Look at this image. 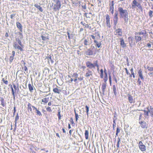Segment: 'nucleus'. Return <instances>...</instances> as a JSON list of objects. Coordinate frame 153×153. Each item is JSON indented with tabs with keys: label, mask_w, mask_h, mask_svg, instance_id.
Masks as SVG:
<instances>
[{
	"label": "nucleus",
	"mask_w": 153,
	"mask_h": 153,
	"mask_svg": "<svg viewBox=\"0 0 153 153\" xmlns=\"http://www.w3.org/2000/svg\"><path fill=\"white\" fill-rule=\"evenodd\" d=\"M20 35V39H22L23 38V35L22 33L21 32H19L18 33Z\"/></svg>",
	"instance_id": "nucleus-54"
},
{
	"label": "nucleus",
	"mask_w": 153,
	"mask_h": 153,
	"mask_svg": "<svg viewBox=\"0 0 153 153\" xmlns=\"http://www.w3.org/2000/svg\"><path fill=\"white\" fill-rule=\"evenodd\" d=\"M49 101V97H45L43 98L42 99V102L44 103V104H46Z\"/></svg>",
	"instance_id": "nucleus-25"
},
{
	"label": "nucleus",
	"mask_w": 153,
	"mask_h": 153,
	"mask_svg": "<svg viewBox=\"0 0 153 153\" xmlns=\"http://www.w3.org/2000/svg\"><path fill=\"white\" fill-rule=\"evenodd\" d=\"M85 16L86 18H90L93 15L91 13H85Z\"/></svg>",
	"instance_id": "nucleus-31"
},
{
	"label": "nucleus",
	"mask_w": 153,
	"mask_h": 153,
	"mask_svg": "<svg viewBox=\"0 0 153 153\" xmlns=\"http://www.w3.org/2000/svg\"><path fill=\"white\" fill-rule=\"evenodd\" d=\"M67 35H68V37L69 39H70L74 37V35L73 34H70L69 32H67Z\"/></svg>",
	"instance_id": "nucleus-36"
},
{
	"label": "nucleus",
	"mask_w": 153,
	"mask_h": 153,
	"mask_svg": "<svg viewBox=\"0 0 153 153\" xmlns=\"http://www.w3.org/2000/svg\"><path fill=\"white\" fill-rule=\"evenodd\" d=\"M89 43V42L88 40L85 39L84 41V44L85 45H88V43Z\"/></svg>",
	"instance_id": "nucleus-50"
},
{
	"label": "nucleus",
	"mask_w": 153,
	"mask_h": 153,
	"mask_svg": "<svg viewBox=\"0 0 153 153\" xmlns=\"http://www.w3.org/2000/svg\"><path fill=\"white\" fill-rule=\"evenodd\" d=\"M111 3H112V10L111 13L112 14H113V13H114V1H111Z\"/></svg>",
	"instance_id": "nucleus-51"
},
{
	"label": "nucleus",
	"mask_w": 153,
	"mask_h": 153,
	"mask_svg": "<svg viewBox=\"0 0 153 153\" xmlns=\"http://www.w3.org/2000/svg\"><path fill=\"white\" fill-rule=\"evenodd\" d=\"M143 114H140V115L139 117V120H140L142 119V116Z\"/></svg>",
	"instance_id": "nucleus-61"
},
{
	"label": "nucleus",
	"mask_w": 153,
	"mask_h": 153,
	"mask_svg": "<svg viewBox=\"0 0 153 153\" xmlns=\"http://www.w3.org/2000/svg\"><path fill=\"white\" fill-rule=\"evenodd\" d=\"M80 24L82 25L85 28H88L90 29H92L91 27L89 26V25L88 24H86L83 22H80Z\"/></svg>",
	"instance_id": "nucleus-17"
},
{
	"label": "nucleus",
	"mask_w": 153,
	"mask_h": 153,
	"mask_svg": "<svg viewBox=\"0 0 153 153\" xmlns=\"http://www.w3.org/2000/svg\"><path fill=\"white\" fill-rule=\"evenodd\" d=\"M85 53L87 55H92L93 54V51L91 49H88L85 52Z\"/></svg>",
	"instance_id": "nucleus-26"
},
{
	"label": "nucleus",
	"mask_w": 153,
	"mask_h": 153,
	"mask_svg": "<svg viewBox=\"0 0 153 153\" xmlns=\"http://www.w3.org/2000/svg\"><path fill=\"white\" fill-rule=\"evenodd\" d=\"M131 8L132 9L136 8L137 10L139 9L141 12L143 11V8L141 5L136 0H133L132 1L131 3Z\"/></svg>",
	"instance_id": "nucleus-2"
},
{
	"label": "nucleus",
	"mask_w": 153,
	"mask_h": 153,
	"mask_svg": "<svg viewBox=\"0 0 153 153\" xmlns=\"http://www.w3.org/2000/svg\"><path fill=\"white\" fill-rule=\"evenodd\" d=\"M115 35H118L119 36H122V29L120 28H118L115 30Z\"/></svg>",
	"instance_id": "nucleus-18"
},
{
	"label": "nucleus",
	"mask_w": 153,
	"mask_h": 153,
	"mask_svg": "<svg viewBox=\"0 0 153 153\" xmlns=\"http://www.w3.org/2000/svg\"><path fill=\"white\" fill-rule=\"evenodd\" d=\"M112 74H113V77L114 79V80L115 81V82H117V78H116V76H115V75L114 74V72H113Z\"/></svg>",
	"instance_id": "nucleus-49"
},
{
	"label": "nucleus",
	"mask_w": 153,
	"mask_h": 153,
	"mask_svg": "<svg viewBox=\"0 0 153 153\" xmlns=\"http://www.w3.org/2000/svg\"><path fill=\"white\" fill-rule=\"evenodd\" d=\"M120 45L122 48H124L126 47V44L124 42V40L123 38L120 39Z\"/></svg>",
	"instance_id": "nucleus-20"
},
{
	"label": "nucleus",
	"mask_w": 153,
	"mask_h": 153,
	"mask_svg": "<svg viewBox=\"0 0 153 153\" xmlns=\"http://www.w3.org/2000/svg\"><path fill=\"white\" fill-rule=\"evenodd\" d=\"M147 68L148 70L150 71H153V67H150L149 66L147 67Z\"/></svg>",
	"instance_id": "nucleus-48"
},
{
	"label": "nucleus",
	"mask_w": 153,
	"mask_h": 153,
	"mask_svg": "<svg viewBox=\"0 0 153 153\" xmlns=\"http://www.w3.org/2000/svg\"><path fill=\"white\" fill-rule=\"evenodd\" d=\"M45 108L47 111L49 112H51L52 111L51 108V107L49 106L47 107L45 106Z\"/></svg>",
	"instance_id": "nucleus-39"
},
{
	"label": "nucleus",
	"mask_w": 153,
	"mask_h": 153,
	"mask_svg": "<svg viewBox=\"0 0 153 153\" xmlns=\"http://www.w3.org/2000/svg\"><path fill=\"white\" fill-rule=\"evenodd\" d=\"M24 70L25 71H27V67L25 65V66L24 67Z\"/></svg>",
	"instance_id": "nucleus-64"
},
{
	"label": "nucleus",
	"mask_w": 153,
	"mask_h": 153,
	"mask_svg": "<svg viewBox=\"0 0 153 153\" xmlns=\"http://www.w3.org/2000/svg\"><path fill=\"white\" fill-rule=\"evenodd\" d=\"M17 27L19 29L21 32H22V26L20 23L17 22L16 23Z\"/></svg>",
	"instance_id": "nucleus-22"
},
{
	"label": "nucleus",
	"mask_w": 153,
	"mask_h": 153,
	"mask_svg": "<svg viewBox=\"0 0 153 153\" xmlns=\"http://www.w3.org/2000/svg\"><path fill=\"white\" fill-rule=\"evenodd\" d=\"M104 72L105 74V76L103 79L104 81H107L108 79V74L106 70L105 69L104 70Z\"/></svg>",
	"instance_id": "nucleus-27"
},
{
	"label": "nucleus",
	"mask_w": 153,
	"mask_h": 153,
	"mask_svg": "<svg viewBox=\"0 0 153 153\" xmlns=\"http://www.w3.org/2000/svg\"><path fill=\"white\" fill-rule=\"evenodd\" d=\"M153 11L151 10H149V16H150V17H152L153 16Z\"/></svg>",
	"instance_id": "nucleus-46"
},
{
	"label": "nucleus",
	"mask_w": 153,
	"mask_h": 153,
	"mask_svg": "<svg viewBox=\"0 0 153 153\" xmlns=\"http://www.w3.org/2000/svg\"><path fill=\"white\" fill-rule=\"evenodd\" d=\"M70 122H71V125L73 126H74L75 125V123H74V122L73 120V119L72 118H70Z\"/></svg>",
	"instance_id": "nucleus-41"
},
{
	"label": "nucleus",
	"mask_w": 153,
	"mask_h": 153,
	"mask_svg": "<svg viewBox=\"0 0 153 153\" xmlns=\"http://www.w3.org/2000/svg\"><path fill=\"white\" fill-rule=\"evenodd\" d=\"M138 146L142 152H144L146 150V147L145 145H143V144L141 141H139Z\"/></svg>",
	"instance_id": "nucleus-11"
},
{
	"label": "nucleus",
	"mask_w": 153,
	"mask_h": 153,
	"mask_svg": "<svg viewBox=\"0 0 153 153\" xmlns=\"http://www.w3.org/2000/svg\"><path fill=\"white\" fill-rule=\"evenodd\" d=\"M138 75L139 77L141 79L144 80V77L143 74L142 70L141 69H140L138 71Z\"/></svg>",
	"instance_id": "nucleus-19"
},
{
	"label": "nucleus",
	"mask_w": 153,
	"mask_h": 153,
	"mask_svg": "<svg viewBox=\"0 0 153 153\" xmlns=\"http://www.w3.org/2000/svg\"><path fill=\"white\" fill-rule=\"evenodd\" d=\"M53 91L55 94H59L62 91L60 89V87L56 85V87H53Z\"/></svg>",
	"instance_id": "nucleus-13"
},
{
	"label": "nucleus",
	"mask_w": 153,
	"mask_h": 153,
	"mask_svg": "<svg viewBox=\"0 0 153 153\" xmlns=\"http://www.w3.org/2000/svg\"><path fill=\"white\" fill-rule=\"evenodd\" d=\"M94 42L96 44V46L98 48H100L101 45V43L100 42H98L96 40H94Z\"/></svg>",
	"instance_id": "nucleus-33"
},
{
	"label": "nucleus",
	"mask_w": 153,
	"mask_h": 153,
	"mask_svg": "<svg viewBox=\"0 0 153 153\" xmlns=\"http://www.w3.org/2000/svg\"><path fill=\"white\" fill-rule=\"evenodd\" d=\"M120 143V138H118L117 140V148H119V145Z\"/></svg>",
	"instance_id": "nucleus-44"
},
{
	"label": "nucleus",
	"mask_w": 153,
	"mask_h": 153,
	"mask_svg": "<svg viewBox=\"0 0 153 153\" xmlns=\"http://www.w3.org/2000/svg\"><path fill=\"white\" fill-rule=\"evenodd\" d=\"M16 40L17 41L18 43L20 46H19L16 42H15L13 44V46L15 49H17L21 51H23V46L22 44L21 40L19 38H16Z\"/></svg>",
	"instance_id": "nucleus-4"
},
{
	"label": "nucleus",
	"mask_w": 153,
	"mask_h": 153,
	"mask_svg": "<svg viewBox=\"0 0 153 153\" xmlns=\"http://www.w3.org/2000/svg\"><path fill=\"white\" fill-rule=\"evenodd\" d=\"M34 6L36 7L41 12H42L43 11V9H42V7L38 5L37 4H34Z\"/></svg>",
	"instance_id": "nucleus-30"
},
{
	"label": "nucleus",
	"mask_w": 153,
	"mask_h": 153,
	"mask_svg": "<svg viewBox=\"0 0 153 153\" xmlns=\"http://www.w3.org/2000/svg\"><path fill=\"white\" fill-rule=\"evenodd\" d=\"M78 79L79 81H82L83 79V76H80L79 77H78Z\"/></svg>",
	"instance_id": "nucleus-57"
},
{
	"label": "nucleus",
	"mask_w": 153,
	"mask_h": 153,
	"mask_svg": "<svg viewBox=\"0 0 153 153\" xmlns=\"http://www.w3.org/2000/svg\"><path fill=\"white\" fill-rule=\"evenodd\" d=\"M120 128L119 127H117V131H116V136H118V134L120 132Z\"/></svg>",
	"instance_id": "nucleus-45"
},
{
	"label": "nucleus",
	"mask_w": 153,
	"mask_h": 153,
	"mask_svg": "<svg viewBox=\"0 0 153 153\" xmlns=\"http://www.w3.org/2000/svg\"><path fill=\"white\" fill-rule=\"evenodd\" d=\"M106 81H104V82L102 83V89L103 92L104 93L105 91V89L106 87Z\"/></svg>",
	"instance_id": "nucleus-24"
},
{
	"label": "nucleus",
	"mask_w": 153,
	"mask_h": 153,
	"mask_svg": "<svg viewBox=\"0 0 153 153\" xmlns=\"http://www.w3.org/2000/svg\"><path fill=\"white\" fill-rule=\"evenodd\" d=\"M33 107H35L34 106L32 105L29 102H28L27 105V110L29 112L32 113L33 112V110L32 108Z\"/></svg>",
	"instance_id": "nucleus-16"
},
{
	"label": "nucleus",
	"mask_w": 153,
	"mask_h": 153,
	"mask_svg": "<svg viewBox=\"0 0 153 153\" xmlns=\"http://www.w3.org/2000/svg\"><path fill=\"white\" fill-rule=\"evenodd\" d=\"M86 66L90 69L95 68V67H97L98 68L99 67L97 61H96L94 63L88 61L86 62Z\"/></svg>",
	"instance_id": "nucleus-7"
},
{
	"label": "nucleus",
	"mask_w": 153,
	"mask_h": 153,
	"mask_svg": "<svg viewBox=\"0 0 153 153\" xmlns=\"http://www.w3.org/2000/svg\"><path fill=\"white\" fill-rule=\"evenodd\" d=\"M115 16L114 19V25L116 26L117 23L118 21V14L117 13H115Z\"/></svg>",
	"instance_id": "nucleus-21"
},
{
	"label": "nucleus",
	"mask_w": 153,
	"mask_h": 153,
	"mask_svg": "<svg viewBox=\"0 0 153 153\" xmlns=\"http://www.w3.org/2000/svg\"><path fill=\"white\" fill-rule=\"evenodd\" d=\"M100 78L102 79H104V76H103V71L102 69H101L100 70Z\"/></svg>",
	"instance_id": "nucleus-35"
},
{
	"label": "nucleus",
	"mask_w": 153,
	"mask_h": 153,
	"mask_svg": "<svg viewBox=\"0 0 153 153\" xmlns=\"http://www.w3.org/2000/svg\"><path fill=\"white\" fill-rule=\"evenodd\" d=\"M139 123L140 124L141 127L143 128H147L148 127L147 123L144 121H139Z\"/></svg>",
	"instance_id": "nucleus-15"
},
{
	"label": "nucleus",
	"mask_w": 153,
	"mask_h": 153,
	"mask_svg": "<svg viewBox=\"0 0 153 153\" xmlns=\"http://www.w3.org/2000/svg\"><path fill=\"white\" fill-rule=\"evenodd\" d=\"M147 110H148V112L150 114V116L153 117V107L152 106H150V107H148L147 108Z\"/></svg>",
	"instance_id": "nucleus-14"
},
{
	"label": "nucleus",
	"mask_w": 153,
	"mask_h": 153,
	"mask_svg": "<svg viewBox=\"0 0 153 153\" xmlns=\"http://www.w3.org/2000/svg\"><path fill=\"white\" fill-rule=\"evenodd\" d=\"M41 37L42 40L43 41H45L46 40H48L49 39V38L48 36L46 37L43 35H42L41 36Z\"/></svg>",
	"instance_id": "nucleus-40"
},
{
	"label": "nucleus",
	"mask_w": 153,
	"mask_h": 153,
	"mask_svg": "<svg viewBox=\"0 0 153 153\" xmlns=\"http://www.w3.org/2000/svg\"><path fill=\"white\" fill-rule=\"evenodd\" d=\"M135 34L134 39L136 43H137L141 40L142 37L140 35H143V38L144 37L145 38H146L147 36V32L145 30H143L141 32H136L135 33Z\"/></svg>",
	"instance_id": "nucleus-1"
},
{
	"label": "nucleus",
	"mask_w": 153,
	"mask_h": 153,
	"mask_svg": "<svg viewBox=\"0 0 153 153\" xmlns=\"http://www.w3.org/2000/svg\"><path fill=\"white\" fill-rule=\"evenodd\" d=\"M143 111L144 112V115L145 117H148L149 116V113L148 110H147V111L145 110H144Z\"/></svg>",
	"instance_id": "nucleus-38"
},
{
	"label": "nucleus",
	"mask_w": 153,
	"mask_h": 153,
	"mask_svg": "<svg viewBox=\"0 0 153 153\" xmlns=\"http://www.w3.org/2000/svg\"><path fill=\"white\" fill-rule=\"evenodd\" d=\"M68 76L69 78H71L70 80L68 81L67 82H68V83H70L71 82H72L73 81V79L72 78H71V76L70 75H68Z\"/></svg>",
	"instance_id": "nucleus-53"
},
{
	"label": "nucleus",
	"mask_w": 153,
	"mask_h": 153,
	"mask_svg": "<svg viewBox=\"0 0 153 153\" xmlns=\"http://www.w3.org/2000/svg\"><path fill=\"white\" fill-rule=\"evenodd\" d=\"M75 118H76V122H77V121L79 118V116L78 114L76 113V111H75Z\"/></svg>",
	"instance_id": "nucleus-47"
},
{
	"label": "nucleus",
	"mask_w": 153,
	"mask_h": 153,
	"mask_svg": "<svg viewBox=\"0 0 153 153\" xmlns=\"http://www.w3.org/2000/svg\"><path fill=\"white\" fill-rule=\"evenodd\" d=\"M93 74L92 71L88 68L86 70L85 76L87 78H90L91 79H92L93 78Z\"/></svg>",
	"instance_id": "nucleus-8"
},
{
	"label": "nucleus",
	"mask_w": 153,
	"mask_h": 153,
	"mask_svg": "<svg viewBox=\"0 0 153 153\" xmlns=\"http://www.w3.org/2000/svg\"><path fill=\"white\" fill-rule=\"evenodd\" d=\"M118 10L120 16L122 17H125V21H127L128 20V17H126V16L128 14L127 10H123L122 7H119L118 8Z\"/></svg>",
	"instance_id": "nucleus-6"
},
{
	"label": "nucleus",
	"mask_w": 153,
	"mask_h": 153,
	"mask_svg": "<svg viewBox=\"0 0 153 153\" xmlns=\"http://www.w3.org/2000/svg\"><path fill=\"white\" fill-rule=\"evenodd\" d=\"M16 14H13L10 15V18L11 19H13L15 17Z\"/></svg>",
	"instance_id": "nucleus-56"
},
{
	"label": "nucleus",
	"mask_w": 153,
	"mask_h": 153,
	"mask_svg": "<svg viewBox=\"0 0 153 153\" xmlns=\"http://www.w3.org/2000/svg\"><path fill=\"white\" fill-rule=\"evenodd\" d=\"M33 110H36V114L37 115H39V116H42V114L41 112L39 110H38L36 107H33Z\"/></svg>",
	"instance_id": "nucleus-23"
},
{
	"label": "nucleus",
	"mask_w": 153,
	"mask_h": 153,
	"mask_svg": "<svg viewBox=\"0 0 153 153\" xmlns=\"http://www.w3.org/2000/svg\"><path fill=\"white\" fill-rule=\"evenodd\" d=\"M54 4L53 6V10L54 11L59 10L61 6V2L59 0H54Z\"/></svg>",
	"instance_id": "nucleus-3"
},
{
	"label": "nucleus",
	"mask_w": 153,
	"mask_h": 153,
	"mask_svg": "<svg viewBox=\"0 0 153 153\" xmlns=\"http://www.w3.org/2000/svg\"><path fill=\"white\" fill-rule=\"evenodd\" d=\"M13 85L14 89H13L12 85H11V86L12 95L14 99L15 98V94L16 93L17 94L18 93L19 91V84L18 83L16 85L15 84H13Z\"/></svg>",
	"instance_id": "nucleus-5"
},
{
	"label": "nucleus",
	"mask_w": 153,
	"mask_h": 153,
	"mask_svg": "<svg viewBox=\"0 0 153 153\" xmlns=\"http://www.w3.org/2000/svg\"><path fill=\"white\" fill-rule=\"evenodd\" d=\"M147 46L149 47V48L151 47V45L150 43H148L147 44Z\"/></svg>",
	"instance_id": "nucleus-59"
},
{
	"label": "nucleus",
	"mask_w": 153,
	"mask_h": 153,
	"mask_svg": "<svg viewBox=\"0 0 153 153\" xmlns=\"http://www.w3.org/2000/svg\"><path fill=\"white\" fill-rule=\"evenodd\" d=\"M85 139L87 140L88 139V131L87 130H85Z\"/></svg>",
	"instance_id": "nucleus-34"
},
{
	"label": "nucleus",
	"mask_w": 153,
	"mask_h": 153,
	"mask_svg": "<svg viewBox=\"0 0 153 153\" xmlns=\"http://www.w3.org/2000/svg\"><path fill=\"white\" fill-rule=\"evenodd\" d=\"M91 37H92V38L94 39V40H95V36H94V35H91Z\"/></svg>",
	"instance_id": "nucleus-60"
},
{
	"label": "nucleus",
	"mask_w": 153,
	"mask_h": 153,
	"mask_svg": "<svg viewBox=\"0 0 153 153\" xmlns=\"http://www.w3.org/2000/svg\"><path fill=\"white\" fill-rule=\"evenodd\" d=\"M130 46L132 47L133 46L135 45V40L134 39L131 37H128V38Z\"/></svg>",
	"instance_id": "nucleus-9"
},
{
	"label": "nucleus",
	"mask_w": 153,
	"mask_h": 153,
	"mask_svg": "<svg viewBox=\"0 0 153 153\" xmlns=\"http://www.w3.org/2000/svg\"><path fill=\"white\" fill-rule=\"evenodd\" d=\"M72 76L74 77L75 79H77L78 76V74L77 73H74L73 74Z\"/></svg>",
	"instance_id": "nucleus-43"
},
{
	"label": "nucleus",
	"mask_w": 153,
	"mask_h": 153,
	"mask_svg": "<svg viewBox=\"0 0 153 153\" xmlns=\"http://www.w3.org/2000/svg\"><path fill=\"white\" fill-rule=\"evenodd\" d=\"M85 108L86 110V113L88 115V112L89 111V107L88 105H86L85 106Z\"/></svg>",
	"instance_id": "nucleus-42"
},
{
	"label": "nucleus",
	"mask_w": 153,
	"mask_h": 153,
	"mask_svg": "<svg viewBox=\"0 0 153 153\" xmlns=\"http://www.w3.org/2000/svg\"><path fill=\"white\" fill-rule=\"evenodd\" d=\"M5 36L6 37H8L9 36V35L8 33L7 32L5 34Z\"/></svg>",
	"instance_id": "nucleus-63"
},
{
	"label": "nucleus",
	"mask_w": 153,
	"mask_h": 153,
	"mask_svg": "<svg viewBox=\"0 0 153 153\" xmlns=\"http://www.w3.org/2000/svg\"><path fill=\"white\" fill-rule=\"evenodd\" d=\"M113 92L114 93V94L115 95H116L117 94V90L116 86L115 85H113Z\"/></svg>",
	"instance_id": "nucleus-37"
},
{
	"label": "nucleus",
	"mask_w": 153,
	"mask_h": 153,
	"mask_svg": "<svg viewBox=\"0 0 153 153\" xmlns=\"http://www.w3.org/2000/svg\"><path fill=\"white\" fill-rule=\"evenodd\" d=\"M1 105L3 107L5 106L6 105V103L3 98L1 97Z\"/></svg>",
	"instance_id": "nucleus-32"
},
{
	"label": "nucleus",
	"mask_w": 153,
	"mask_h": 153,
	"mask_svg": "<svg viewBox=\"0 0 153 153\" xmlns=\"http://www.w3.org/2000/svg\"><path fill=\"white\" fill-rule=\"evenodd\" d=\"M28 87L30 91L32 92L34 90V86L33 84L31 85L30 84H29L28 85Z\"/></svg>",
	"instance_id": "nucleus-28"
},
{
	"label": "nucleus",
	"mask_w": 153,
	"mask_h": 153,
	"mask_svg": "<svg viewBox=\"0 0 153 153\" xmlns=\"http://www.w3.org/2000/svg\"><path fill=\"white\" fill-rule=\"evenodd\" d=\"M12 56L10 57L9 60L10 62H12L13 60L14 59V56L15 55V51H13L12 52Z\"/></svg>",
	"instance_id": "nucleus-29"
},
{
	"label": "nucleus",
	"mask_w": 153,
	"mask_h": 153,
	"mask_svg": "<svg viewBox=\"0 0 153 153\" xmlns=\"http://www.w3.org/2000/svg\"><path fill=\"white\" fill-rule=\"evenodd\" d=\"M3 82L5 84H6V85L8 84V81L7 80H4Z\"/></svg>",
	"instance_id": "nucleus-62"
},
{
	"label": "nucleus",
	"mask_w": 153,
	"mask_h": 153,
	"mask_svg": "<svg viewBox=\"0 0 153 153\" xmlns=\"http://www.w3.org/2000/svg\"><path fill=\"white\" fill-rule=\"evenodd\" d=\"M110 17L108 14H107L105 15V21L107 26L110 28L111 25L110 24Z\"/></svg>",
	"instance_id": "nucleus-10"
},
{
	"label": "nucleus",
	"mask_w": 153,
	"mask_h": 153,
	"mask_svg": "<svg viewBox=\"0 0 153 153\" xmlns=\"http://www.w3.org/2000/svg\"><path fill=\"white\" fill-rule=\"evenodd\" d=\"M128 100L130 104L134 103L135 102V100L133 98V97L132 95L130 94H128Z\"/></svg>",
	"instance_id": "nucleus-12"
},
{
	"label": "nucleus",
	"mask_w": 153,
	"mask_h": 153,
	"mask_svg": "<svg viewBox=\"0 0 153 153\" xmlns=\"http://www.w3.org/2000/svg\"><path fill=\"white\" fill-rule=\"evenodd\" d=\"M137 82L138 83L139 85H140L141 83V82L140 81V79L138 78L137 79Z\"/></svg>",
	"instance_id": "nucleus-55"
},
{
	"label": "nucleus",
	"mask_w": 153,
	"mask_h": 153,
	"mask_svg": "<svg viewBox=\"0 0 153 153\" xmlns=\"http://www.w3.org/2000/svg\"><path fill=\"white\" fill-rule=\"evenodd\" d=\"M19 119V116L18 115V114H17L16 116V117L15 118V121H16L17 120H18Z\"/></svg>",
	"instance_id": "nucleus-58"
},
{
	"label": "nucleus",
	"mask_w": 153,
	"mask_h": 153,
	"mask_svg": "<svg viewBox=\"0 0 153 153\" xmlns=\"http://www.w3.org/2000/svg\"><path fill=\"white\" fill-rule=\"evenodd\" d=\"M57 115L58 117V119L59 120H60L61 119V116L60 114V111H59L58 112V114H57Z\"/></svg>",
	"instance_id": "nucleus-52"
}]
</instances>
